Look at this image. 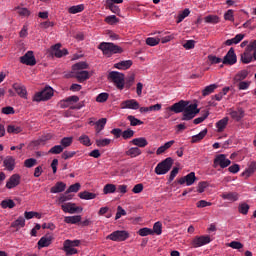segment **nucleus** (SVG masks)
<instances>
[{"mask_svg":"<svg viewBox=\"0 0 256 256\" xmlns=\"http://www.w3.org/2000/svg\"><path fill=\"white\" fill-rule=\"evenodd\" d=\"M249 209H250V206H249V204H247V203H241V204L238 206V211H239V213H241L242 215H247V213H249Z\"/></svg>","mask_w":256,"mask_h":256,"instance_id":"obj_52","label":"nucleus"},{"mask_svg":"<svg viewBox=\"0 0 256 256\" xmlns=\"http://www.w3.org/2000/svg\"><path fill=\"white\" fill-rule=\"evenodd\" d=\"M4 167H6L8 171H13V169H15V159L11 156L6 157L4 160Z\"/></svg>","mask_w":256,"mask_h":256,"instance_id":"obj_32","label":"nucleus"},{"mask_svg":"<svg viewBox=\"0 0 256 256\" xmlns=\"http://www.w3.org/2000/svg\"><path fill=\"white\" fill-rule=\"evenodd\" d=\"M23 131V128L21 126L10 124L7 127V133H12L13 135H17Z\"/></svg>","mask_w":256,"mask_h":256,"instance_id":"obj_41","label":"nucleus"},{"mask_svg":"<svg viewBox=\"0 0 256 256\" xmlns=\"http://www.w3.org/2000/svg\"><path fill=\"white\" fill-rule=\"evenodd\" d=\"M195 181H197V176H195V172H190L186 176L181 177L178 180V183L179 185H185L186 183L187 187H191V185H193Z\"/></svg>","mask_w":256,"mask_h":256,"instance_id":"obj_13","label":"nucleus"},{"mask_svg":"<svg viewBox=\"0 0 256 256\" xmlns=\"http://www.w3.org/2000/svg\"><path fill=\"white\" fill-rule=\"evenodd\" d=\"M21 183V176L19 174H13L9 180L6 183L7 189H14V187H17Z\"/></svg>","mask_w":256,"mask_h":256,"instance_id":"obj_17","label":"nucleus"},{"mask_svg":"<svg viewBox=\"0 0 256 256\" xmlns=\"http://www.w3.org/2000/svg\"><path fill=\"white\" fill-rule=\"evenodd\" d=\"M255 171H256V161H252L248 165V168H246L245 171L242 172L241 176L245 177V179H249V177H251V175H253Z\"/></svg>","mask_w":256,"mask_h":256,"instance_id":"obj_20","label":"nucleus"},{"mask_svg":"<svg viewBox=\"0 0 256 256\" xmlns=\"http://www.w3.org/2000/svg\"><path fill=\"white\" fill-rule=\"evenodd\" d=\"M152 231L153 234L155 233V235H161V233H163V224L160 221L156 222L153 226Z\"/></svg>","mask_w":256,"mask_h":256,"instance_id":"obj_48","label":"nucleus"},{"mask_svg":"<svg viewBox=\"0 0 256 256\" xmlns=\"http://www.w3.org/2000/svg\"><path fill=\"white\" fill-rule=\"evenodd\" d=\"M53 241V236L51 235H46L43 236L39 241H38V249H43V247H49Z\"/></svg>","mask_w":256,"mask_h":256,"instance_id":"obj_22","label":"nucleus"},{"mask_svg":"<svg viewBox=\"0 0 256 256\" xmlns=\"http://www.w3.org/2000/svg\"><path fill=\"white\" fill-rule=\"evenodd\" d=\"M64 223H68L70 225H77V223H81V215L66 216L64 217Z\"/></svg>","mask_w":256,"mask_h":256,"instance_id":"obj_30","label":"nucleus"},{"mask_svg":"<svg viewBox=\"0 0 256 256\" xmlns=\"http://www.w3.org/2000/svg\"><path fill=\"white\" fill-rule=\"evenodd\" d=\"M140 237H147V235H153V229L151 228H142L138 231Z\"/></svg>","mask_w":256,"mask_h":256,"instance_id":"obj_59","label":"nucleus"},{"mask_svg":"<svg viewBox=\"0 0 256 256\" xmlns=\"http://www.w3.org/2000/svg\"><path fill=\"white\" fill-rule=\"evenodd\" d=\"M217 87H219V85H217V84H210L209 86H206L202 90L203 97H207L208 95H211V93H213L215 91V89H217Z\"/></svg>","mask_w":256,"mask_h":256,"instance_id":"obj_37","label":"nucleus"},{"mask_svg":"<svg viewBox=\"0 0 256 256\" xmlns=\"http://www.w3.org/2000/svg\"><path fill=\"white\" fill-rule=\"evenodd\" d=\"M132 145H135L136 147L144 148L149 145V142L147 141V138L140 137V138H134L131 140Z\"/></svg>","mask_w":256,"mask_h":256,"instance_id":"obj_25","label":"nucleus"},{"mask_svg":"<svg viewBox=\"0 0 256 256\" xmlns=\"http://www.w3.org/2000/svg\"><path fill=\"white\" fill-rule=\"evenodd\" d=\"M229 165H231V160L227 158V155L218 154L215 156L213 161L214 169H217V167H221V169H226V167H229Z\"/></svg>","mask_w":256,"mask_h":256,"instance_id":"obj_7","label":"nucleus"},{"mask_svg":"<svg viewBox=\"0 0 256 256\" xmlns=\"http://www.w3.org/2000/svg\"><path fill=\"white\" fill-rule=\"evenodd\" d=\"M199 113L197 104H188L182 112V121H191Z\"/></svg>","mask_w":256,"mask_h":256,"instance_id":"obj_4","label":"nucleus"},{"mask_svg":"<svg viewBox=\"0 0 256 256\" xmlns=\"http://www.w3.org/2000/svg\"><path fill=\"white\" fill-rule=\"evenodd\" d=\"M60 145L61 147H63V149H67V147H71V145H73V137L62 138L60 141Z\"/></svg>","mask_w":256,"mask_h":256,"instance_id":"obj_42","label":"nucleus"},{"mask_svg":"<svg viewBox=\"0 0 256 256\" xmlns=\"http://www.w3.org/2000/svg\"><path fill=\"white\" fill-rule=\"evenodd\" d=\"M105 125H107V118H101L95 123V129H96L97 135H99L101 131L105 129Z\"/></svg>","mask_w":256,"mask_h":256,"instance_id":"obj_31","label":"nucleus"},{"mask_svg":"<svg viewBox=\"0 0 256 256\" xmlns=\"http://www.w3.org/2000/svg\"><path fill=\"white\" fill-rule=\"evenodd\" d=\"M51 53H52V55H54V57H57L58 59H60V57H64V55L69 54L67 49L61 50V44H56V45L52 46Z\"/></svg>","mask_w":256,"mask_h":256,"instance_id":"obj_18","label":"nucleus"},{"mask_svg":"<svg viewBox=\"0 0 256 256\" xmlns=\"http://www.w3.org/2000/svg\"><path fill=\"white\" fill-rule=\"evenodd\" d=\"M228 113H229L231 119H233L237 123H239V121H241V119H243V117H245V110H243V108H241V107H238L236 109L230 108L228 110Z\"/></svg>","mask_w":256,"mask_h":256,"instance_id":"obj_10","label":"nucleus"},{"mask_svg":"<svg viewBox=\"0 0 256 256\" xmlns=\"http://www.w3.org/2000/svg\"><path fill=\"white\" fill-rule=\"evenodd\" d=\"M15 10L21 17H29L31 15V12L27 8L16 7Z\"/></svg>","mask_w":256,"mask_h":256,"instance_id":"obj_55","label":"nucleus"},{"mask_svg":"<svg viewBox=\"0 0 256 256\" xmlns=\"http://www.w3.org/2000/svg\"><path fill=\"white\" fill-rule=\"evenodd\" d=\"M95 143L97 147H107L108 145H111V139L109 138L96 139Z\"/></svg>","mask_w":256,"mask_h":256,"instance_id":"obj_47","label":"nucleus"},{"mask_svg":"<svg viewBox=\"0 0 256 256\" xmlns=\"http://www.w3.org/2000/svg\"><path fill=\"white\" fill-rule=\"evenodd\" d=\"M98 49H100L103 55H106L107 57H111V55H115L117 53H123V48L111 42H101L98 45Z\"/></svg>","mask_w":256,"mask_h":256,"instance_id":"obj_1","label":"nucleus"},{"mask_svg":"<svg viewBox=\"0 0 256 256\" xmlns=\"http://www.w3.org/2000/svg\"><path fill=\"white\" fill-rule=\"evenodd\" d=\"M171 167H173V158L168 157L157 164L155 167V173L156 175H167V173L171 171Z\"/></svg>","mask_w":256,"mask_h":256,"instance_id":"obj_3","label":"nucleus"},{"mask_svg":"<svg viewBox=\"0 0 256 256\" xmlns=\"http://www.w3.org/2000/svg\"><path fill=\"white\" fill-rule=\"evenodd\" d=\"M241 61L245 65L253 61V50H250L248 46L246 47L245 51L241 54Z\"/></svg>","mask_w":256,"mask_h":256,"instance_id":"obj_19","label":"nucleus"},{"mask_svg":"<svg viewBox=\"0 0 256 256\" xmlns=\"http://www.w3.org/2000/svg\"><path fill=\"white\" fill-rule=\"evenodd\" d=\"M105 8L109 9V11H111L112 13H115V15H119L121 13V9H119V6L108 2L107 0H105Z\"/></svg>","mask_w":256,"mask_h":256,"instance_id":"obj_33","label":"nucleus"},{"mask_svg":"<svg viewBox=\"0 0 256 256\" xmlns=\"http://www.w3.org/2000/svg\"><path fill=\"white\" fill-rule=\"evenodd\" d=\"M132 65H133L132 60H124L114 64V67L115 69H119L121 71H127V69H131Z\"/></svg>","mask_w":256,"mask_h":256,"instance_id":"obj_21","label":"nucleus"},{"mask_svg":"<svg viewBox=\"0 0 256 256\" xmlns=\"http://www.w3.org/2000/svg\"><path fill=\"white\" fill-rule=\"evenodd\" d=\"M205 23H210L212 25H217L219 23L220 19L217 15H208L204 18Z\"/></svg>","mask_w":256,"mask_h":256,"instance_id":"obj_43","label":"nucleus"},{"mask_svg":"<svg viewBox=\"0 0 256 256\" xmlns=\"http://www.w3.org/2000/svg\"><path fill=\"white\" fill-rule=\"evenodd\" d=\"M25 219H33V217H36L37 219H41V214L38 212L30 211V212H25L24 213Z\"/></svg>","mask_w":256,"mask_h":256,"instance_id":"obj_60","label":"nucleus"},{"mask_svg":"<svg viewBox=\"0 0 256 256\" xmlns=\"http://www.w3.org/2000/svg\"><path fill=\"white\" fill-rule=\"evenodd\" d=\"M206 135L207 129H204L199 134L192 136L191 143H199V141H203Z\"/></svg>","mask_w":256,"mask_h":256,"instance_id":"obj_36","label":"nucleus"},{"mask_svg":"<svg viewBox=\"0 0 256 256\" xmlns=\"http://www.w3.org/2000/svg\"><path fill=\"white\" fill-rule=\"evenodd\" d=\"M89 65L87 62H78L72 66L73 71H83V69H87Z\"/></svg>","mask_w":256,"mask_h":256,"instance_id":"obj_46","label":"nucleus"},{"mask_svg":"<svg viewBox=\"0 0 256 256\" xmlns=\"http://www.w3.org/2000/svg\"><path fill=\"white\" fill-rule=\"evenodd\" d=\"M191 13V11L186 8L184 9L179 15L178 18L176 20V23H181L183 21V19H185L186 17H189V14Z\"/></svg>","mask_w":256,"mask_h":256,"instance_id":"obj_51","label":"nucleus"},{"mask_svg":"<svg viewBox=\"0 0 256 256\" xmlns=\"http://www.w3.org/2000/svg\"><path fill=\"white\" fill-rule=\"evenodd\" d=\"M61 209L64 213H70V215L81 213L83 211L82 207H79L77 204L71 202L62 204Z\"/></svg>","mask_w":256,"mask_h":256,"instance_id":"obj_8","label":"nucleus"},{"mask_svg":"<svg viewBox=\"0 0 256 256\" xmlns=\"http://www.w3.org/2000/svg\"><path fill=\"white\" fill-rule=\"evenodd\" d=\"M78 141L82 144L85 145V147H91V138L89 136L83 134L78 138Z\"/></svg>","mask_w":256,"mask_h":256,"instance_id":"obj_45","label":"nucleus"},{"mask_svg":"<svg viewBox=\"0 0 256 256\" xmlns=\"http://www.w3.org/2000/svg\"><path fill=\"white\" fill-rule=\"evenodd\" d=\"M141 153L142 152H141V149H139V147H132L128 151H126V155L132 158L139 157Z\"/></svg>","mask_w":256,"mask_h":256,"instance_id":"obj_38","label":"nucleus"},{"mask_svg":"<svg viewBox=\"0 0 256 256\" xmlns=\"http://www.w3.org/2000/svg\"><path fill=\"white\" fill-rule=\"evenodd\" d=\"M158 43H161V39L159 38L149 37L146 39V45H149L150 47H155Z\"/></svg>","mask_w":256,"mask_h":256,"instance_id":"obj_56","label":"nucleus"},{"mask_svg":"<svg viewBox=\"0 0 256 256\" xmlns=\"http://www.w3.org/2000/svg\"><path fill=\"white\" fill-rule=\"evenodd\" d=\"M2 209H13L15 207V202L11 199L9 200H3L1 202Z\"/></svg>","mask_w":256,"mask_h":256,"instance_id":"obj_50","label":"nucleus"},{"mask_svg":"<svg viewBox=\"0 0 256 256\" xmlns=\"http://www.w3.org/2000/svg\"><path fill=\"white\" fill-rule=\"evenodd\" d=\"M79 189H81V184H80V183L72 184V185L66 190V194H69V193H77V192L79 191Z\"/></svg>","mask_w":256,"mask_h":256,"instance_id":"obj_58","label":"nucleus"},{"mask_svg":"<svg viewBox=\"0 0 256 256\" xmlns=\"http://www.w3.org/2000/svg\"><path fill=\"white\" fill-rule=\"evenodd\" d=\"M107 99H109V93H107V92H102V93L98 94V96L96 97L97 103H105V101H107Z\"/></svg>","mask_w":256,"mask_h":256,"instance_id":"obj_57","label":"nucleus"},{"mask_svg":"<svg viewBox=\"0 0 256 256\" xmlns=\"http://www.w3.org/2000/svg\"><path fill=\"white\" fill-rule=\"evenodd\" d=\"M83 11H85L84 4H79L68 8V13H70V15H77V13H83Z\"/></svg>","mask_w":256,"mask_h":256,"instance_id":"obj_29","label":"nucleus"},{"mask_svg":"<svg viewBox=\"0 0 256 256\" xmlns=\"http://www.w3.org/2000/svg\"><path fill=\"white\" fill-rule=\"evenodd\" d=\"M63 146L61 145H55L54 147H52L48 153H51L52 155H59L61 153H63Z\"/></svg>","mask_w":256,"mask_h":256,"instance_id":"obj_54","label":"nucleus"},{"mask_svg":"<svg viewBox=\"0 0 256 256\" xmlns=\"http://www.w3.org/2000/svg\"><path fill=\"white\" fill-rule=\"evenodd\" d=\"M63 251L67 256L71 255H77L78 251L77 249L73 248L72 246H69L68 244L63 243Z\"/></svg>","mask_w":256,"mask_h":256,"instance_id":"obj_40","label":"nucleus"},{"mask_svg":"<svg viewBox=\"0 0 256 256\" xmlns=\"http://www.w3.org/2000/svg\"><path fill=\"white\" fill-rule=\"evenodd\" d=\"M223 65H235L237 63V54H235V49L230 48L227 54L222 60Z\"/></svg>","mask_w":256,"mask_h":256,"instance_id":"obj_11","label":"nucleus"},{"mask_svg":"<svg viewBox=\"0 0 256 256\" xmlns=\"http://www.w3.org/2000/svg\"><path fill=\"white\" fill-rule=\"evenodd\" d=\"M222 199L226 201H238L239 200V193L237 192H225L221 195Z\"/></svg>","mask_w":256,"mask_h":256,"instance_id":"obj_27","label":"nucleus"},{"mask_svg":"<svg viewBox=\"0 0 256 256\" xmlns=\"http://www.w3.org/2000/svg\"><path fill=\"white\" fill-rule=\"evenodd\" d=\"M249 75V72L247 70H242L240 72H238L235 77H234V81L236 83H240L242 81H244V79H247V76Z\"/></svg>","mask_w":256,"mask_h":256,"instance_id":"obj_35","label":"nucleus"},{"mask_svg":"<svg viewBox=\"0 0 256 256\" xmlns=\"http://www.w3.org/2000/svg\"><path fill=\"white\" fill-rule=\"evenodd\" d=\"M12 87L17 95H19V97H21L22 99H27V88L25 87V85L21 83H14Z\"/></svg>","mask_w":256,"mask_h":256,"instance_id":"obj_16","label":"nucleus"},{"mask_svg":"<svg viewBox=\"0 0 256 256\" xmlns=\"http://www.w3.org/2000/svg\"><path fill=\"white\" fill-rule=\"evenodd\" d=\"M133 135H135V131H133L131 129H127L122 132V138L125 140L131 139V137H133Z\"/></svg>","mask_w":256,"mask_h":256,"instance_id":"obj_64","label":"nucleus"},{"mask_svg":"<svg viewBox=\"0 0 256 256\" xmlns=\"http://www.w3.org/2000/svg\"><path fill=\"white\" fill-rule=\"evenodd\" d=\"M11 227L19 231V229L25 227V218L23 216H19L17 220L11 223Z\"/></svg>","mask_w":256,"mask_h":256,"instance_id":"obj_28","label":"nucleus"},{"mask_svg":"<svg viewBox=\"0 0 256 256\" xmlns=\"http://www.w3.org/2000/svg\"><path fill=\"white\" fill-rule=\"evenodd\" d=\"M207 117H209V111H204V113L202 114L201 117L195 118L193 120L194 125H199L200 123H203V121H205V119H207Z\"/></svg>","mask_w":256,"mask_h":256,"instance_id":"obj_53","label":"nucleus"},{"mask_svg":"<svg viewBox=\"0 0 256 256\" xmlns=\"http://www.w3.org/2000/svg\"><path fill=\"white\" fill-rule=\"evenodd\" d=\"M207 187H209V182H207V181L199 182L198 187H197L198 193H204L205 189H207Z\"/></svg>","mask_w":256,"mask_h":256,"instance_id":"obj_62","label":"nucleus"},{"mask_svg":"<svg viewBox=\"0 0 256 256\" xmlns=\"http://www.w3.org/2000/svg\"><path fill=\"white\" fill-rule=\"evenodd\" d=\"M187 105H189V102L180 100L178 103H175L172 106L166 108V111H173V113H183Z\"/></svg>","mask_w":256,"mask_h":256,"instance_id":"obj_12","label":"nucleus"},{"mask_svg":"<svg viewBox=\"0 0 256 256\" xmlns=\"http://www.w3.org/2000/svg\"><path fill=\"white\" fill-rule=\"evenodd\" d=\"M109 81H112L114 85L119 89L120 91H123L125 89V74L117 71H111L108 74Z\"/></svg>","mask_w":256,"mask_h":256,"instance_id":"obj_2","label":"nucleus"},{"mask_svg":"<svg viewBox=\"0 0 256 256\" xmlns=\"http://www.w3.org/2000/svg\"><path fill=\"white\" fill-rule=\"evenodd\" d=\"M133 83H135V74H130L128 77L124 78V87H126V89H131Z\"/></svg>","mask_w":256,"mask_h":256,"instance_id":"obj_39","label":"nucleus"},{"mask_svg":"<svg viewBox=\"0 0 256 256\" xmlns=\"http://www.w3.org/2000/svg\"><path fill=\"white\" fill-rule=\"evenodd\" d=\"M64 244L68 245L72 248H75V247H79V245H81V240H69V239H67V240L64 241Z\"/></svg>","mask_w":256,"mask_h":256,"instance_id":"obj_61","label":"nucleus"},{"mask_svg":"<svg viewBox=\"0 0 256 256\" xmlns=\"http://www.w3.org/2000/svg\"><path fill=\"white\" fill-rule=\"evenodd\" d=\"M229 125V117H224L216 123V128L218 133H223Z\"/></svg>","mask_w":256,"mask_h":256,"instance_id":"obj_24","label":"nucleus"},{"mask_svg":"<svg viewBox=\"0 0 256 256\" xmlns=\"http://www.w3.org/2000/svg\"><path fill=\"white\" fill-rule=\"evenodd\" d=\"M128 121H130L131 127H137V125H143V121L135 118L133 115H129L127 117Z\"/></svg>","mask_w":256,"mask_h":256,"instance_id":"obj_49","label":"nucleus"},{"mask_svg":"<svg viewBox=\"0 0 256 256\" xmlns=\"http://www.w3.org/2000/svg\"><path fill=\"white\" fill-rule=\"evenodd\" d=\"M35 165H37V159L35 158L26 159L24 161V166H26L28 169H31V167H35Z\"/></svg>","mask_w":256,"mask_h":256,"instance_id":"obj_63","label":"nucleus"},{"mask_svg":"<svg viewBox=\"0 0 256 256\" xmlns=\"http://www.w3.org/2000/svg\"><path fill=\"white\" fill-rule=\"evenodd\" d=\"M78 197H80V199H84L85 201H89L91 199H95V197H97V194L89 191H84V192H80L78 194Z\"/></svg>","mask_w":256,"mask_h":256,"instance_id":"obj_34","label":"nucleus"},{"mask_svg":"<svg viewBox=\"0 0 256 256\" xmlns=\"http://www.w3.org/2000/svg\"><path fill=\"white\" fill-rule=\"evenodd\" d=\"M129 237V232L125 230H116L106 237L110 241H115L116 243H121L122 241H127Z\"/></svg>","mask_w":256,"mask_h":256,"instance_id":"obj_6","label":"nucleus"},{"mask_svg":"<svg viewBox=\"0 0 256 256\" xmlns=\"http://www.w3.org/2000/svg\"><path fill=\"white\" fill-rule=\"evenodd\" d=\"M67 188V184L64 182H57L51 189L50 193H63Z\"/></svg>","mask_w":256,"mask_h":256,"instance_id":"obj_26","label":"nucleus"},{"mask_svg":"<svg viewBox=\"0 0 256 256\" xmlns=\"http://www.w3.org/2000/svg\"><path fill=\"white\" fill-rule=\"evenodd\" d=\"M115 191H117V186H115V184H106L103 188L104 195L115 193Z\"/></svg>","mask_w":256,"mask_h":256,"instance_id":"obj_44","label":"nucleus"},{"mask_svg":"<svg viewBox=\"0 0 256 256\" xmlns=\"http://www.w3.org/2000/svg\"><path fill=\"white\" fill-rule=\"evenodd\" d=\"M209 243H211V237L209 236H196L192 241V245L195 248L209 245Z\"/></svg>","mask_w":256,"mask_h":256,"instance_id":"obj_14","label":"nucleus"},{"mask_svg":"<svg viewBox=\"0 0 256 256\" xmlns=\"http://www.w3.org/2000/svg\"><path fill=\"white\" fill-rule=\"evenodd\" d=\"M121 109H133L134 111H137L139 109V102L135 99L125 100L121 102L120 104Z\"/></svg>","mask_w":256,"mask_h":256,"instance_id":"obj_15","label":"nucleus"},{"mask_svg":"<svg viewBox=\"0 0 256 256\" xmlns=\"http://www.w3.org/2000/svg\"><path fill=\"white\" fill-rule=\"evenodd\" d=\"M20 63L30 67L37 65V60L35 59V55H33V51H28L24 56H21Z\"/></svg>","mask_w":256,"mask_h":256,"instance_id":"obj_9","label":"nucleus"},{"mask_svg":"<svg viewBox=\"0 0 256 256\" xmlns=\"http://www.w3.org/2000/svg\"><path fill=\"white\" fill-rule=\"evenodd\" d=\"M74 77L79 81V83H83L89 79V72L85 70L74 71Z\"/></svg>","mask_w":256,"mask_h":256,"instance_id":"obj_23","label":"nucleus"},{"mask_svg":"<svg viewBox=\"0 0 256 256\" xmlns=\"http://www.w3.org/2000/svg\"><path fill=\"white\" fill-rule=\"evenodd\" d=\"M52 97H53V88L48 86L34 95V101H36L37 103L41 101H49V99H51Z\"/></svg>","mask_w":256,"mask_h":256,"instance_id":"obj_5","label":"nucleus"}]
</instances>
